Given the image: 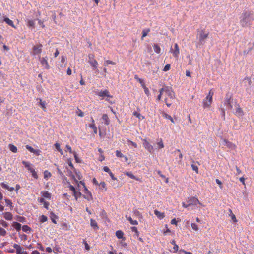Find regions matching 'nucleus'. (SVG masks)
Masks as SVG:
<instances>
[{
    "instance_id": "nucleus-18",
    "label": "nucleus",
    "mask_w": 254,
    "mask_h": 254,
    "mask_svg": "<svg viewBox=\"0 0 254 254\" xmlns=\"http://www.w3.org/2000/svg\"><path fill=\"white\" fill-rule=\"evenodd\" d=\"M92 123L89 125V127L93 129L94 133L95 134L97 133V128L95 126V123H94V120L93 119V117L91 118Z\"/></svg>"
},
{
    "instance_id": "nucleus-31",
    "label": "nucleus",
    "mask_w": 254,
    "mask_h": 254,
    "mask_svg": "<svg viewBox=\"0 0 254 254\" xmlns=\"http://www.w3.org/2000/svg\"><path fill=\"white\" fill-rule=\"evenodd\" d=\"M149 32H150V29L149 28L144 29L142 32V35L141 39H143L144 37L146 36Z\"/></svg>"
},
{
    "instance_id": "nucleus-35",
    "label": "nucleus",
    "mask_w": 254,
    "mask_h": 254,
    "mask_svg": "<svg viewBox=\"0 0 254 254\" xmlns=\"http://www.w3.org/2000/svg\"><path fill=\"white\" fill-rule=\"evenodd\" d=\"M128 221H129L130 223L133 225H136L138 224V222L136 220H133L131 217H128Z\"/></svg>"
},
{
    "instance_id": "nucleus-34",
    "label": "nucleus",
    "mask_w": 254,
    "mask_h": 254,
    "mask_svg": "<svg viewBox=\"0 0 254 254\" xmlns=\"http://www.w3.org/2000/svg\"><path fill=\"white\" fill-rule=\"evenodd\" d=\"M42 196L44 198L50 199L51 198V194L48 191H44L42 192Z\"/></svg>"
},
{
    "instance_id": "nucleus-27",
    "label": "nucleus",
    "mask_w": 254,
    "mask_h": 254,
    "mask_svg": "<svg viewBox=\"0 0 254 254\" xmlns=\"http://www.w3.org/2000/svg\"><path fill=\"white\" fill-rule=\"evenodd\" d=\"M154 214L157 216L160 219H162L164 217V214L163 213L159 212V211L155 210L154 211Z\"/></svg>"
},
{
    "instance_id": "nucleus-13",
    "label": "nucleus",
    "mask_w": 254,
    "mask_h": 254,
    "mask_svg": "<svg viewBox=\"0 0 254 254\" xmlns=\"http://www.w3.org/2000/svg\"><path fill=\"white\" fill-rule=\"evenodd\" d=\"M222 144L227 146L230 149H234L235 147V145L233 143L226 139H224L222 141Z\"/></svg>"
},
{
    "instance_id": "nucleus-56",
    "label": "nucleus",
    "mask_w": 254,
    "mask_h": 254,
    "mask_svg": "<svg viewBox=\"0 0 254 254\" xmlns=\"http://www.w3.org/2000/svg\"><path fill=\"white\" fill-rule=\"evenodd\" d=\"M170 69V65L169 64H166L164 67L163 71H167Z\"/></svg>"
},
{
    "instance_id": "nucleus-46",
    "label": "nucleus",
    "mask_w": 254,
    "mask_h": 254,
    "mask_svg": "<svg viewBox=\"0 0 254 254\" xmlns=\"http://www.w3.org/2000/svg\"><path fill=\"white\" fill-rule=\"evenodd\" d=\"M40 222L43 223L47 221V217L45 215H42L40 217Z\"/></svg>"
},
{
    "instance_id": "nucleus-50",
    "label": "nucleus",
    "mask_w": 254,
    "mask_h": 254,
    "mask_svg": "<svg viewBox=\"0 0 254 254\" xmlns=\"http://www.w3.org/2000/svg\"><path fill=\"white\" fill-rule=\"evenodd\" d=\"M0 224L5 228H7L8 227V223L4 220L0 221Z\"/></svg>"
},
{
    "instance_id": "nucleus-23",
    "label": "nucleus",
    "mask_w": 254,
    "mask_h": 254,
    "mask_svg": "<svg viewBox=\"0 0 254 254\" xmlns=\"http://www.w3.org/2000/svg\"><path fill=\"white\" fill-rule=\"evenodd\" d=\"M235 114L236 116L238 117H242L244 115V112L240 107H238L236 109Z\"/></svg>"
},
{
    "instance_id": "nucleus-22",
    "label": "nucleus",
    "mask_w": 254,
    "mask_h": 254,
    "mask_svg": "<svg viewBox=\"0 0 254 254\" xmlns=\"http://www.w3.org/2000/svg\"><path fill=\"white\" fill-rule=\"evenodd\" d=\"M4 21L8 25L11 26L12 27L15 29L16 28V27L15 26L13 23V22L8 17L4 18Z\"/></svg>"
},
{
    "instance_id": "nucleus-41",
    "label": "nucleus",
    "mask_w": 254,
    "mask_h": 254,
    "mask_svg": "<svg viewBox=\"0 0 254 254\" xmlns=\"http://www.w3.org/2000/svg\"><path fill=\"white\" fill-rule=\"evenodd\" d=\"M99 186L101 189H105V190H107L106 184L105 182H101Z\"/></svg>"
},
{
    "instance_id": "nucleus-60",
    "label": "nucleus",
    "mask_w": 254,
    "mask_h": 254,
    "mask_svg": "<svg viewBox=\"0 0 254 254\" xmlns=\"http://www.w3.org/2000/svg\"><path fill=\"white\" fill-rule=\"evenodd\" d=\"M166 89V86H165L163 88L160 89L159 91V94L162 95L163 92H165V91H166V89Z\"/></svg>"
},
{
    "instance_id": "nucleus-63",
    "label": "nucleus",
    "mask_w": 254,
    "mask_h": 254,
    "mask_svg": "<svg viewBox=\"0 0 254 254\" xmlns=\"http://www.w3.org/2000/svg\"><path fill=\"white\" fill-rule=\"evenodd\" d=\"M130 229L132 230V231L134 232L135 233H138V230L137 229V227L132 226L130 227Z\"/></svg>"
},
{
    "instance_id": "nucleus-45",
    "label": "nucleus",
    "mask_w": 254,
    "mask_h": 254,
    "mask_svg": "<svg viewBox=\"0 0 254 254\" xmlns=\"http://www.w3.org/2000/svg\"><path fill=\"white\" fill-rule=\"evenodd\" d=\"M191 166V168H192V170L193 171H195V172L198 174V166L194 164H192Z\"/></svg>"
},
{
    "instance_id": "nucleus-12",
    "label": "nucleus",
    "mask_w": 254,
    "mask_h": 254,
    "mask_svg": "<svg viewBox=\"0 0 254 254\" xmlns=\"http://www.w3.org/2000/svg\"><path fill=\"white\" fill-rule=\"evenodd\" d=\"M143 141V146L151 153L153 150V146L146 140L144 139Z\"/></svg>"
},
{
    "instance_id": "nucleus-6",
    "label": "nucleus",
    "mask_w": 254,
    "mask_h": 254,
    "mask_svg": "<svg viewBox=\"0 0 254 254\" xmlns=\"http://www.w3.org/2000/svg\"><path fill=\"white\" fill-rule=\"evenodd\" d=\"M80 183L81 184L84 188V194L83 195V197L89 201L92 200V195L85 186V183L82 181H80Z\"/></svg>"
},
{
    "instance_id": "nucleus-17",
    "label": "nucleus",
    "mask_w": 254,
    "mask_h": 254,
    "mask_svg": "<svg viewBox=\"0 0 254 254\" xmlns=\"http://www.w3.org/2000/svg\"><path fill=\"white\" fill-rule=\"evenodd\" d=\"M174 50L172 51L173 55L174 57L178 58L179 54V48L178 44L177 43H175L174 45Z\"/></svg>"
},
{
    "instance_id": "nucleus-1",
    "label": "nucleus",
    "mask_w": 254,
    "mask_h": 254,
    "mask_svg": "<svg viewBox=\"0 0 254 254\" xmlns=\"http://www.w3.org/2000/svg\"><path fill=\"white\" fill-rule=\"evenodd\" d=\"M254 20V13L252 11H245L242 14L240 21V25L243 27H250Z\"/></svg>"
},
{
    "instance_id": "nucleus-9",
    "label": "nucleus",
    "mask_w": 254,
    "mask_h": 254,
    "mask_svg": "<svg viewBox=\"0 0 254 254\" xmlns=\"http://www.w3.org/2000/svg\"><path fill=\"white\" fill-rule=\"evenodd\" d=\"M165 89V93L170 98L173 99L175 98V93L173 92L171 87L166 86Z\"/></svg>"
},
{
    "instance_id": "nucleus-30",
    "label": "nucleus",
    "mask_w": 254,
    "mask_h": 254,
    "mask_svg": "<svg viewBox=\"0 0 254 254\" xmlns=\"http://www.w3.org/2000/svg\"><path fill=\"white\" fill-rule=\"evenodd\" d=\"M162 116L163 117H164L165 118H166V119H168L169 120H170L172 123H174V120L172 118V117L170 116L169 115L167 114V113L164 112L162 114Z\"/></svg>"
},
{
    "instance_id": "nucleus-16",
    "label": "nucleus",
    "mask_w": 254,
    "mask_h": 254,
    "mask_svg": "<svg viewBox=\"0 0 254 254\" xmlns=\"http://www.w3.org/2000/svg\"><path fill=\"white\" fill-rule=\"evenodd\" d=\"M40 62L42 66H45V68L47 69H49L50 66L48 64V63L47 61V57H43L40 60Z\"/></svg>"
},
{
    "instance_id": "nucleus-54",
    "label": "nucleus",
    "mask_w": 254,
    "mask_h": 254,
    "mask_svg": "<svg viewBox=\"0 0 254 254\" xmlns=\"http://www.w3.org/2000/svg\"><path fill=\"white\" fill-rule=\"evenodd\" d=\"M5 203H6L7 205H8V206H10V207H12V202L10 200L8 199H5Z\"/></svg>"
},
{
    "instance_id": "nucleus-55",
    "label": "nucleus",
    "mask_w": 254,
    "mask_h": 254,
    "mask_svg": "<svg viewBox=\"0 0 254 254\" xmlns=\"http://www.w3.org/2000/svg\"><path fill=\"white\" fill-rule=\"evenodd\" d=\"M231 95H229V94L228 93L226 95L225 99L224 101H231Z\"/></svg>"
},
{
    "instance_id": "nucleus-64",
    "label": "nucleus",
    "mask_w": 254,
    "mask_h": 254,
    "mask_svg": "<svg viewBox=\"0 0 254 254\" xmlns=\"http://www.w3.org/2000/svg\"><path fill=\"white\" fill-rule=\"evenodd\" d=\"M66 148L70 153H72L71 147L69 145H66Z\"/></svg>"
},
{
    "instance_id": "nucleus-2",
    "label": "nucleus",
    "mask_w": 254,
    "mask_h": 254,
    "mask_svg": "<svg viewBox=\"0 0 254 254\" xmlns=\"http://www.w3.org/2000/svg\"><path fill=\"white\" fill-rule=\"evenodd\" d=\"M196 46L197 48H201L205 43V40L208 37L209 33H205L204 30L198 31Z\"/></svg>"
},
{
    "instance_id": "nucleus-15",
    "label": "nucleus",
    "mask_w": 254,
    "mask_h": 254,
    "mask_svg": "<svg viewBox=\"0 0 254 254\" xmlns=\"http://www.w3.org/2000/svg\"><path fill=\"white\" fill-rule=\"evenodd\" d=\"M13 247L16 249L17 254H22L24 251V249L18 244H14Z\"/></svg>"
},
{
    "instance_id": "nucleus-24",
    "label": "nucleus",
    "mask_w": 254,
    "mask_h": 254,
    "mask_svg": "<svg viewBox=\"0 0 254 254\" xmlns=\"http://www.w3.org/2000/svg\"><path fill=\"white\" fill-rule=\"evenodd\" d=\"M37 100H39V104L41 106V108H42L43 110L44 111H46V102L45 101H42L41 99H37Z\"/></svg>"
},
{
    "instance_id": "nucleus-8",
    "label": "nucleus",
    "mask_w": 254,
    "mask_h": 254,
    "mask_svg": "<svg viewBox=\"0 0 254 254\" xmlns=\"http://www.w3.org/2000/svg\"><path fill=\"white\" fill-rule=\"evenodd\" d=\"M187 203H188V205L190 206L191 205H196L197 203H200V201L197 198L194 197H191L188 199Z\"/></svg>"
},
{
    "instance_id": "nucleus-33",
    "label": "nucleus",
    "mask_w": 254,
    "mask_h": 254,
    "mask_svg": "<svg viewBox=\"0 0 254 254\" xmlns=\"http://www.w3.org/2000/svg\"><path fill=\"white\" fill-rule=\"evenodd\" d=\"M154 50L156 53L159 54L161 52V49L160 47L156 44H155L153 46Z\"/></svg>"
},
{
    "instance_id": "nucleus-32",
    "label": "nucleus",
    "mask_w": 254,
    "mask_h": 254,
    "mask_svg": "<svg viewBox=\"0 0 254 254\" xmlns=\"http://www.w3.org/2000/svg\"><path fill=\"white\" fill-rule=\"evenodd\" d=\"M135 78L141 84L142 87L145 86L143 79L139 78L137 75L135 76Z\"/></svg>"
},
{
    "instance_id": "nucleus-28",
    "label": "nucleus",
    "mask_w": 254,
    "mask_h": 254,
    "mask_svg": "<svg viewBox=\"0 0 254 254\" xmlns=\"http://www.w3.org/2000/svg\"><path fill=\"white\" fill-rule=\"evenodd\" d=\"M102 119L106 125H108L109 124L110 120L107 114H103L102 116Z\"/></svg>"
},
{
    "instance_id": "nucleus-21",
    "label": "nucleus",
    "mask_w": 254,
    "mask_h": 254,
    "mask_svg": "<svg viewBox=\"0 0 254 254\" xmlns=\"http://www.w3.org/2000/svg\"><path fill=\"white\" fill-rule=\"evenodd\" d=\"M116 236L119 239H123L124 240H125V238L124 237V233L121 230H118L116 232Z\"/></svg>"
},
{
    "instance_id": "nucleus-40",
    "label": "nucleus",
    "mask_w": 254,
    "mask_h": 254,
    "mask_svg": "<svg viewBox=\"0 0 254 254\" xmlns=\"http://www.w3.org/2000/svg\"><path fill=\"white\" fill-rule=\"evenodd\" d=\"M51 176V173L50 172H49L48 171L46 170L44 172V178L47 179V178L50 177Z\"/></svg>"
},
{
    "instance_id": "nucleus-47",
    "label": "nucleus",
    "mask_w": 254,
    "mask_h": 254,
    "mask_svg": "<svg viewBox=\"0 0 254 254\" xmlns=\"http://www.w3.org/2000/svg\"><path fill=\"white\" fill-rule=\"evenodd\" d=\"M243 83L246 84L248 83L249 85H250L251 83V79L248 77L245 78L243 80Z\"/></svg>"
},
{
    "instance_id": "nucleus-61",
    "label": "nucleus",
    "mask_w": 254,
    "mask_h": 254,
    "mask_svg": "<svg viewBox=\"0 0 254 254\" xmlns=\"http://www.w3.org/2000/svg\"><path fill=\"white\" fill-rule=\"evenodd\" d=\"M83 243L85 245V249L87 250H89L90 249V247L88 245V244H87V242L85 240H83Z\"/></svg>"
},
{
    "instance_id": "nucleus-44",
    "label": "nucleus",
    "mask_w": 254,
    "mask_h": 254,
    "mask_svg": "<svg viewBox=\"0 0 254 254\" xmlns=\"http://www.w3.org/2000/svg\"><path fill=\"white\" fill-rule=\"evenodd\" d=\"M6 230L0 226V235L2 236H4L6 235Z\"/></svg>"
},
{
    "instance_id": "nucleus-53",
    "label": "nucleus",
    "mask_w": 254,
    "mask_h": 254,
    "mask_svg": "<svg viewBox=\"0 0 254 254\" xmlns=\"http://www.w3.org/2000/svg\"><path fill=\"white\" fill-rule=\"evenodd\" d=\"M191 227L195 231H197L198 230V226L195 223H192L191 224Z\"/></svg>"
},
{
    "instance_id": "nucleus-10",
    "label": "nucleus",
    "mask_w": 254,
    "mask_h": 254,
    "mask_svg": "<svg viewBox=\"0 0 254 254\" xmlns=\"http://www.w3.org/2000/svg\"><path fill=\"white\" fill-rule=\"evenodd\" d=\"M98 95L102 97L112 98V96L110 95L109 92L107 90H101L98 92Z\"/></svg>"
},
{
    "instance_id": "nucleus-26",
    "label": "nucleus",
    "mask_w": 254,
    "mask_h": 254,
    "mask_svg": "<svg viewBox=\"0 0 254 254\" xmlns=\"http://www.w3.org/2000/svg\"><path fill=\"white\" fill-rule=\"evenodd\" d=\"M12 226L17 230L19 231L21 229V225L17 222H13Z\"/></svg>"
},
{
    "instance_id": "nucleus-48",
    "label": "nucleus",
    "mask_w": 254,
    "mask_h": 254,
    "mask_svg": "<svg viewBox=\"0 0 254 254\" xmlns=\"http://www.w3.org/2000/svg\"><path fill=\"white\" fill-rule=\"evenodd\" d=\"M128 146H132L134 147L135 148L137 147V144L135 143H134L128 139Z\"/></svg>"
},
{
    "instance_id": "nucleus-37",
    "label": "nucleus",
    "mask_w": 254,
    "mask_h": 254,
    "mask_svg": "<svg viewBox=\"0 0 254 254\" xmlns=\"http://www.w3.org/2000/svg\"><path fill=\"white\" fill-rule=\"evenodd\" d=\"M35 25V22L33 20H28L27 22V26L29 27H34Z\"/></svg>"
},
{
    "instance_id": "nucleus-39",
    "label": "nucleus",
    "mask_w": 254,
    "mask_h": 254,
    "mask_svg": "<svg viewBox=\"0 0 254 254\" xmlns=\"http://www.w3.org/2000/svg\"><path fill=\"white\" fill-rule=\"evenodd\" d=\"M22 229L24 232H27L31 231V228L27 225H23L22 227Z\"/></svg>"
},
{
    "instance_id": "nucleus-7",
    "label": "nucleus",
    "mask_w": 254,
    "mask_h": 254,
    "mask_svg": "<svg viewBox=\"0 0 254 254\" xmlns=\"http://www.w3.org/2000/svg\"><path fill=\"white\" fill-rule=\"evenodd\" d=\"M68 188L69 190L73 192V195L74 196L76 200H77L81 196V193L80 191H76L75 187L72 185L69 184L68 186Z\"/></svg>"
},
{
    "instance_id": "nucleus-4",
    "label": "nucleus",
    "mask_w": 254,
    "mask_h": 254,
    "mask_svg": "<svg viewBox=\"0 0 254 254\" xmlns=\"http://www.w3.org/2000/svg\"><path fill=\"white\" fill-rule=\"evenodd\" d=\"M22 163L27 168V169L31 173L32 176L35 179L38 178V176L35 169L33 167V165L29 162L22 161Z\"/></svg>"
},
{
    "instance_id": "nucleus-11",
    "label": "nucleus",
    "mask_w": 254,
    "mask_h": 254,
    "mask_svg": "<svg viewBox=\"0 0 254 254\" xmlns=\"http://www.w3.org/2000/svg\"><path fill=\"white\" fill-rule=\"evenodd\" d=\"M26 148L30 152L33 153L36 155L39 156L40 155L41 151L40 150H36L34 149L33 147L29 146V145H26L25 146Z\"/></svg>"
},
{
    "instance_id": "nucleus-38",
    "label": "nucleus",
    "mask_w": 254,
    "mask_h": 254,
    "mask_svg": "<svg viewBox=\"0 0 254 254\" xmlns=\"http://www.w3.org/2000/svg\"><path fill=\"white\" fill-rule=\"evenodd\" d=\"M109 64L115 65L116 63L110 60H106L104 62L105 66H107Z\"/></svg>"
},
{
    "instance_id": "nucleus-25",
    "label": "nucleus",
    "mask_w": 254,
    "mask_h": 254,
    "mask_svg": "<svg viewBox=\"0 0 254 254\" xmlns=\"http://www.w3.org/2000/svg\"><path fill=\"white\" fill-rule=\"evenodd\" d=\"M224 105L226 106V110H231L233 107L232 105L231 104V101H224Z\"/></svg>"
},
{
    "instance_id": "nucleus-14",
    "label": "nucleus",
    "mask_w": 254,
    "mask_h": 254,
    "mask_svg": "<svg viewBox=\"0 0 254 254\" xmlns=\"http://www.w3.org/2000/svg\"><path fill=\"white\" fill-rule=\"evenodd\" d=\"M42 45L41 44L37 45L34 46L33 48L34 54L36 55L41 53L42 52Z\"/></svg>"
},
{
    "instance_id": "nucleus-59",
    "label": "nucleus",
    "mask_w": 254,
    "mask_h": 254,
    "mask_svg": "<svg viewBox=\"0 0 254 254\" xmlns=\"http://www.w3.org/2000/svg\"><path fill=\"white\" fill-rule=\"evenodd\" d=\"M103 169L105 172H107L109 174L111 172L109 168L107 166H104Z\"/></svg>"
},
{
    "instance_id": "nucleus-52",
    "label": "nucleus",
    "mask_w": 254,
    "mask_h": 254,
    "mask_svg": "<svg viewBox=\"0 0 254 254\" xmlns=\"http://www.w3.org/2000/svg\"><path fill=\"white\" fill-rule=\"evenodd\" d=\"M37 248L39 249L40 251H43L44 250V247L41 243H38L37 244Z\"/></svg>"
},
{
    "instance_id": "nucleus-57",
    "label": "nucleus",
    "mask_w": 254,
    "mask_h": 254,
    "mask_svg": "<svg viewBox=\"0 0 254 254\" xmlns=\"http://www.w3.org/2000/svg\"><path fill=\"white\" fill-rule=\"evenodd\" d=\"M159 148H162L164 147V144L163 143L162 139H161L160 141L157 143Z\"/></svg>"
},
{
    "instance_id": "nucleus-36",
    "label": "nucleus",
    "mask_w": 254,
    "mask_h": 254,
    "mask_svg": "<svg viewBox=\"0 0 254 254\" xmlns=\"http://www.w3.org/2000/svg\"><path fill=\"white\" fill-rule=\"evenodd\" d=\"M128 177H130L131 179H135L137 181H141L139 177H136L131 173L128 172Z\"/></svg>"
},
{
    "instance_id": "nucleus-5",
    "label": "nucleus",
    "mask_w": 254,
    "mask_h": 254,
    "mask_svg": "<svg viewBox=\"0 0 254 254\" xmlns=\"http://www.w3.org/2000/svg\"><path fill=\"white\" fill-rule=\"evenodd\" d=\"M89 60L88 63L93 67V69L96 70V72H98V63L96 60L95 59V56L93 54H89L88 56Z\"/></svg>"
},
{
    "instance_id": "nucleus-51",
    "label": "nucleus",
    "mask_w": 254,
    "mask_h": 254,
    "mask_svg": "<svg viewBox=\"0 0 254 254\" xmlns=\"http://www.w3.org/2000/svg\"><path fill=\"white\" fill-rule=\"evenodd\" d=\"M230 212H231V219L233 221V222H237V220L235 216V215L234 214L232 213V211L231 210H230Z\"/></svg>"
},
{
    "instance_id": "nucleus-3",
    "label": "nucleus",
    "mask_w": 254,
    "mask_h": 254,
    "mask_svg": "<svg viewBox=\"0 0 254 254\" xmlns=\"http://www.w3.org/2000/svg\"><path fill=\"white\" fill-rule=\"evenodd\" d=\"M214 95V92L212 89H211L207 96L205 99L203 101L202 106L204 108H209L212 102V97Z\"/></svg>"
},
{
    "instance_id": "nucleus-29",
    "label": "nucleus",
    "mask_w": 254,
    "mask_h": 254,
    "mask_svg": "<svg viewBox=\"0 0 254 254\" xmlns=\"http://www.w3.org/2000/svg\"><path fill=\"white\" fill-rule=\"evenodd\" d=\"M9 148L10 150L13 153H16L17 152V147L13 144H10L9 145Z\"/></svg>"
},
{
    "instance_id": "nucleus-42",
    "label": "nucleus",
    "mask_w": 254,
    "mask_h": 254,
    "mask_svg": "<svg viewBox=\"0 0 254 254\" xmlns=\"http://www.w3.org/2000/svg\"><path fill=\"white\" fill-rule=\"evenodd\" d=\"M116 155L118 157H124V156L123 155V154L119 150H117L116 151ZM125 158L126 160H127V158L126 156H125Z\"/></svg>"
},
{
    "instance_id": "nucleus-58",
    "label": "nucleus",
    "mask_w": 254,
    "mask_h": 254,
    "mask_svg": "<svg viewBox=\"0 0 254 254\" xmlns=\"http://www.w3.org/2000/svg\"><path fill=\"white\" fill-rule=\"evenodd\" d=\"M216 182L217 184H218L219 185L220 189H222L223 186H222V183L221 181L220 180H219V179H216Z\"/></svg>"
},
{
    "instance_id": "nucleus-20",
    "label": "nucleus",
    "mask_w": 254,
    "mask_h": 254,
    "mask_svg": "<svg viewBox=\"0 0 254 254\" xmlns=\"http://www.w3.org/2000/svg\"><path fill=\"white\" fill-rule=\"evenodd\" d=\"M4 218L7 220H11L13 218V215L9 212H7L3 213Z\"/></svg>"
},
{
    "instance_id": "nucleus-19",
    "label": "nucleus",
    "mask_w": 254,
    "mask_h": 254,
    "mask_svg": "<svg viewBox=\"0 0 254 254\" xmlns=\"http://www.w3.org/2000/svg\"><path fill=\"white\" fill-rule=\"evenodd\" d=\"M90 225L93 228L94 230H97L99 229L98 224L95 220L91 219H90Z\"/></svg>"
},
{
    "instance_id": "nucleus-43",
    "label": "nucleus",
    "mask_w": 254,
    "mask_h": 254,
    "mask_svg": "<svg viewBox=\"0 0 254 254\" xmlns=\"http://www.w3.org/2000/svg\"><path fill=\"white\" fill-rule=\"evenodd\" d=\"M225 109L223 108H220V110L221 111V115L222 118L224 120L225 119Z\"/></svg>"
},
{
    "instance_id": "nucleus-62",
    "label": "nucleus",
    "mask_w": 254,
    "mask_h": 254,
    "mask_svg": "<svg viewBox=\"0 0 254 254\" xmlns=\"http://www.w3.org/2000/svg\"><path fill=\"white\" fill-rule=\"evenodd\" d=\"M173 249V252L176 253L178 251L179 247L177 244H175Z\"/></svg>"
},
{
    "instance_id": "nucleus-49",
    "label": "nucleus",
    "mask_w": 254,
    "mask_h": 254,
    "mask_svg": "<svg viewBox=\"0 0 254 254\" xmlns=\"http://www.w3.org/2000/svg\"><path fill=\"white\" fill-rule=\"evenodd\" d=\"M144 91L145 93L147 96H149L150 95V92L148 88L146 87V86H144L143 87Z\"/></svg>"
}]
</instances>
